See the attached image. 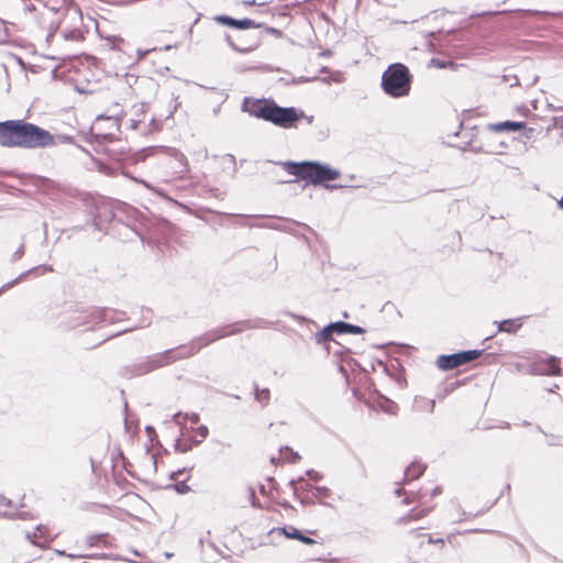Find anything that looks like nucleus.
<instances>
[{"instance_id": "f257e3e1", "label": "nucleus", "mask_w": 563, "mask_h": 563, "mask_svg": "<svg viewBox=\"0 0 563 563\" xmlns=\"http://www.w3.org/2000/svg\"><path fill=\"white\" fill-rule=\"evenodd\" d=\"M0 145L35 150L55 146L56 141L48 130L24 119H16L0 121Z\"/></svg>"}, {"instance_id": "f03ea898", "label": "nucleus", "mask_w": 563, "mask_h": 563, "mask_svg": "<svg viewBox=\"0 0 563 563\" xmlns=\"http://www.w3.org/2000/svg\"><path fill=\"white\" fill-rule=\"evenodd\" d=\"M278 165L283 169L295 176V179L280 180L279 184H291L299 180H305L307 185L321 186L328 190H336L349 187L342 184H329L330 181L336 180L341 176V172L338 168L332 167L327 163L320 161H285L278 162Z\"/></svg>"}, {"instance_id": "7ed1b4c3", "label": "nucleus", "mask_w": 563, "mask_h": 563, "mask_svg": "<svg viewBox=\"0 0 563 563\" xmlns=\"http://www.w3.org/2000/svg\"><path fill=\"white\" fill-rule=\"evenodd\" d=\"M241 111L276 126L289 129L296 126L303 111L296 107H282L273 98L244 97Z\"/></svg>"}, {"instance_id": "20e7f679", "label": "nucleus", "mask_w": 563, "mask_h": 563, "mask_svg": "<svg viewBox=\"0 0 563 563\" xmlns=\"http://www.w3.org/2000/svg\"><path fill=\"white\" fill-rule=\"evenodd\" d=\"M413 77L402 63L390 64L382 75L380 87L385 95L398 99L410 93Z\"/></svg>"}, {"instance_id": "39448f33", "label": "nucleus", "mask_w": 563, "mask_h": 563, "mask_svg": "<svg viewBox=\"0 0 563 563\" xmlns=\"http://www.w3.org/2000/svg\"><path fill=\"white\" fill-rule=\"evenodd\" d=\"M266 324H268V322L263 319H258L255 321L242 320L223 327L211 329L206 333L196 336L190 343H195V345L200 346L201 350L202 347L208 346L209 344L220 339L241 333L244 329L264 328L266 327Z\"/></svg>"}, {"instance_id": "423d86ee", "label": "nucleus", "mask_w": 563, "mask_h": 563, "mask_svg": "<svg viewBox=\"0 0 563 563\" xmlns=\"http://www.w3.org/2000/svg\"><path fill=\"white\" fill-rule=\"evenodd\" d=\"M118 314L124 316V311L110 310L108 308H98L90 307L80 311H77L73 317L70 325L76 327H86L87 330H93L96 325L101 322L108 321L110 323H114L120 320Z\"/></svg>"}, {"instance_id": "0eeeda50", "label": "nucleus", "mask_w": 563, "mask_h": 563, "mask_svg": "<svg viewBox=\"0 0 563 563\" xmlns=\"http://www.w3.org/2000/svg\"><path fill=\"white\" fill-rule=\"evenodd\" d=\"M129 207H112L102 206L97 208L93 217V225L99 231H104L107 234L110 231L117 230V227L122 222V217L125 216Z\"/></svg>"}, {"instance_id": "6e6552de", "label": "nucleus", "mask_w": 563, "mask_h": 563, "mask_svg": "<svg viewBox=\"0 0 563 563\" xmlns=\"http://www.w3.org/2000/svg\"><path fill=\"white\" fill-rule=\"evenodd\" d=\"M366 330L363 327L338 320L324 325L320 331L316 332L314 341L317 344H324L333 340V334H363Z\"/></svg>"}, {"instance_id": "1a4fd4ad", "label": "nucleus", "mask_w": 563, "mask_h": 563, "mask_svg": "<svg viewBox=\"0 0 563 563\" xmlns=\"http://www.w3.org/2000/svg\"><path fill=\"white\" fill-rule=\"evenodd\" d=\"M176 227L166 219H157L148 227L147 234L141 236V241L148 246L165 244L175 234Z\"/></svg>"}, {"instance_id": "9d476101", "label": "nucleus", "mask_w": 563, "mask_h": 563, "mask_svg": "<svg viewBox=\"0 0 563 563\" xmlns=\"http://www.w3.org/2000/svg\"><path fill=\"white\" fill-rule=\"evenodd\" d=\"M484 352L481 350H462L452 354H442L437 358V366L442 371H452L461 365L478 358Z\"/></svg>"}, {"instance_id": "9b49d317", "label": "nucleus", "mask_w": 563, "mask_h": 563, "mask_svg": "<svg viewBox=\"0 0 563 563\" xmlns=\"http://www.w3.org/2000/svg\"><path fill=\"white\" fill-rule=\"evenodd\" d=\"M213 20L223 26H228L234 30H249V29H260L264 26V23L256 22L250 18L235 19L228 14H218L213 18Z\"/></svg>"}, {"instance_id": "f8f14e48", "label": "nucleus", "mask_w": 563, "mask_h": 563, "mask_svg": "<svg viewBox=\"0 0 563 563\" xmlns=\"http://www.w3.org/2000/svg\"><path fill=\"white\" fill-rule=\"evenodd\" d=\"M19 183L25 187L34 188V191L46 192L54 187V181L47 177L35 174L18 175Z\"/></svg>"}, {"instance_id": "ddd939ff", "label": "nucleus", "mask_w": 563, "mask_h": 563, "mask_svg": "<svg viewBox=\"0 0 563 563\" xmlns=\"http://www.w3.org/2000/svg\"><path fill=\"white\" fill-rule=\"evenodd\" d=\"M532 373L536 375H563L561 360L556 356H549L545 360L537 362L532 366Z\"/></svg>"}, {"instance_id": "4468645a", "label": "nucleus", "mask_w": 563, "mask_h": 563, "mask_svg": "<svg viewBox=\"0 0 563 563\" xmlns=\"http://www.w3.org/2000/svg\"><path fill=\"white\" fill-rule=\"evenodd\" d=\"M48 272H53V267L51 265H47V264H42V265H37V266H34L27 271H24L22 272L20 275H18L14 279L3 284L1 287H0V295L9 289H11L12 287H14L15 285H18L19 283L25 280L27 277L30 276H41L45 273H48Z\"/></svg>"}, {"instance_id": "2eb2a0df", "label": "nucleus", "mask_w": 563, "mask_h": 563, "mask_svg": "<svg viewBox=\"0 0 563 563\" xmlns=\"http://www.w3.org/2000/svg\"><path fill=\"white\" fill-rule=\"evenodd\" d=\"M278 532L279 534H283L287 539L298 540L303 544L312 545L316 544L317 541L309 536H307L302 530H299L298 528L294 526H284L278 528H273L269 533Z\"/></svg>"}, {"instance_id": "dca6fc26", "label": "nucleus", "mask_w": 563, "mask_h": 563, "mask_svg": "<svg viewBox=\"0 0 563 563\" xmlns=\"http://www.w3.org/2000/svg\"><path fill=\"white\" fill-rule=\"evenodd\" d=\"M133 211L134 210L132 208H129L125 216L122 217V222L117 227V230L110 231L108 234L118 233L122 241H130L133 236H143L132 224L126 222L130 217L129 213Z\"/></svg>"}, {"instance_id": "f3484780", "label": "nucleus", "mask_w": 563, "mask_h": 563, "mask_svg": "<svg viewBox=\"0 0 563 563\" xmlns=\"http://www.w3.org/2000/svg\"><path fill=\"white\" fill-rule=\"evenodd\" d=\"M166 351L172 352L169 354L170 364H172L176 361L194 356L195 354H197L200 351V346H196L195 343H189V344H181L177 347L167 349Z\"/></svg>"}, {"instance_id": "a211bd4d", "label": "nucleus", "mask_w": 563, "mask_h": 563, "mask_svg": "<svg viewBox=\"0 0 563 563\" xmlns=\"http://www.w3.org/2000/svg\"><path fill=\"white\" fill-rule=\"evenodd\" d=\"M223 38L234 52L240 54H247L250 52H253L262 44L263 40L262 35L257 34L252 38L250 44H247L246 46H240L233 41L232 36L227 32H224Z\"/></svg>"}, {"instance_id": "6ab92c4d", "label": "nucleus", "mask_w": 563, "mask_h": 563, "mask_svg": "<svg viewBox=\"0 0 563 563\" xmlns=\"http://www.w3.org/2000/svg\"><path fill=\"white\" fill-rule=\"evenodd\" d=\"M487 128L496 133L517 132L525 128V122L506 120L497 123H489Z\"/></svg>"}, {"instance_id": "aec40b11", "label": "nucleus", "mask_w": 563, "mask_h": 563, "mask_svg": "<svg viewBox=\"0 0 563 563\" xmlns=\"http://www.w3.org/2000/svg\"><path fill=\"white\" fill-rule=\"evenodd\" d=\"M157 150H164V147H156V146H150V147H146V148H143L137 154H136V159L137 161H144L145 157H146V154L147 153H153ZM165 151L168 152V154L174 157L176 161H178L180 164H183L184 166L187 165V158L186 156L179 152L178 150L176 148H165Z\"/></svg>"}, {"instance_id": "412c9836", "label": "nucleus", "mask_w": 563, "mask_h": 563, "mask_svg": "<svg viewBox=\"0 0 563 563\" xmlns=\"http://www.w3.org/2000/svg\"><path fill=\"white\" fill-rule=\"evenodd\" d=\"M525 318L526 317H520L516 319H505L501 321H495V323L497 324L499 332L515 334L521 329Z\"/></svg>"}, {"instance_id": "4be33fe9", "label": "nucleus", "mask_w": 563, "mask_h": 563, "mask_svg": "<svg viewBox=\"0 0 563 563\" xmlns=\"http://www.w3.org/2000/svg\"><path fill=\"white\" fill-rule=\"evenodd\" d=\"M172 352L170 351H163L161 353H155V354H152L150 356H147V363L151 367V371H155V369H158L161 367H164V366H167L170 364V357H169V354Z\"/></svg>"}, {"instance_id": "5701e85b", "label": "nucleus", "mask_w": 563, "mask_h": 563, "mask_svg": "<svg viewBox=\"0 0 563 563\" xmlns=\"http://www.w3.org/2000/svg\"><path fill=\"white\" fill-rule=\"evenodd\" d=\"M26 539L37 545H42V543H48L52 540V538L48 536L47 528L43 525H38L33 533L27 532Z\"/></svg>"}, {"instance_id": "b1692460", "label": "nucleus", "mask_w": 563, "mask_h": 563, "mask_svg": "<svg viewBox=\"0 0 563 563\" xmlns=\"http://www.w3.org/2000/svg\"><path fill=\"white\" fill-rule=\"evenodd\" d=\"M141 312H142V318H141V320H140V323L136 325V328H146V327H148V325L151 324V322H152V314H153V311H152V309H150V308H144V307H143V308L141 309ZM134 329H135V327H134ZM132 330H133V328L122 330V331H120V332H118V333H115V334H113V335H110V336H108V338L103 339L99 344H101L102 342H104V341L109 340L110 338H113V336H117V335H120V334H123V333L130 332V331H132Z\"/></svg>"}, {"instance_id": "393cba45", "label": "nucleus", "mask_w": 563, "mask_h": 563, "mask_svg": "<svg viewBox=\"0 0 563 563\" xmlns=\"http://www.w3.org/2000/svg\"><path fill=\"white\" fill-rule=\"evenodd\" d=\"M508 10L500 11V13H508ZM511 12L520 14V15H536L540 18H549V16H563V11L551 12V11H541L533 9H517Z\"/></svg>"}, {"instance_id": "a878e982", "label": "nucleus", "mask_w": 563, "mask_h": 563, "mask_svg": "<svg viewBox=\"0 0 563 563\" xmlns=\"http://www.w3.org/2000/svg\"><path fill=\"white\" fill-rule=\"evenodd\" d=\"M109 111H111V114H109V115H107V114H99V115H97L96 120L97 121L112 120L113 124L119 130V128L121 125V121H122V119L124 117L123 110L119 109V104L115 103L111 109H109Z\"/></svg>"}, {"instance_id": "bb28decb", "label": "nucleus", "mask_w": 563, "mask_h": 563, "mask_svg": "<svg viewBox=\"0 0 563 563\" xmlns=\"http://www.w3.org/2000/svg\"><path fill=\"white\" fill-rule=\"evenodd\" d=\"M377 407L389 415H396L398 410V405L380 393H377Z\"/></svg>"}, {"instance_id": "cd10ccee", "label": "nucleus", "mask_w": 563, "mask_h": 563, "mask_svg": "<svg viewBox=\"0 0 563 563\" xmlns=\"http://www.w3.org/2000/svg\"><path fill=\"white\" fill-rule=\"evenodd\" d=\"M430 511H431V508H423L420 510L412 508L407 515L400 517L397 520V523L398 525H407L412 520H418V519L426 517Z\"/></svg>"}, {"instance_id": "c85d7f7f", "label": "nucleus", "mask_w": 563, "mask_h": 563, "mask_svg": "<svg viewBox=\"0 0 563 563\" xmlns=\"http://www.w3.org/2000/svg\"><path fill=\"white\" fill-rule=\"evenodd\" d=\"M426 471V465H422L417 462H412L408 465L404 472L405 481H413L419 478Z\"/></svg>"}, {"instance_id": "c756f323", "label": "nucleus", "mask_w": 563, "mask_h": 563, "mask_svg": "<svg viewBox=\"0 0 563 563\" xmlns=\"http://www.w3.org/2000/svg\"><path fill=\"white\" fill-rule=\"evenodd\" d=\"M125 371L129 372L131 376H142L152 372L146 357L126 367Z\"/></svg>"}, {"instance_id": "7c9ffc66", "label": "nucleus", "mask_w": 563, "mask_h": 563, "mask_svg": "<svg viewBox=\"0 0 563 563\" xmlns=\"http://www.w3.org/2000/svg\"><path fill=\"white\" fill-rule=\"evenodd\" d=\"M254 387V398L257 402L261 404L263 408L267 407L271 400V390L269 388H260L256 383L253 384Z\"/></svg>"}, {"instance_id": "2f4dec72", "label": "nucleus", "mask_w": 563, "mask_h": 563, "mask_svg": "<svg viewBox=\"0 0 563 563\" xmlns=\"http://www.w3.org/2000/svg\"><path fill=\"white\" fill-rule=\"evenodd\" d=\"M202 442V440H195V439H186L181 441L180 439H177L174 444V450L178 453H186L190 451L194 446L199 445Z\"/></svg>"}, {"instance_id": "473e14b6", "label": "nucleus", "mask_w": 563, "mask_h": 563, "mask_svg": "<svg viewBox=\"0 0 563 563\" xmlns=\"http://www.w3.org/2000/svg\"><path fill=\"white\" fill-rule=\"evenodd\" d=\"M108 539L109 533H99V534H91L86 538V544L88 547H98L102 544L103 547H108Z\"/></svg>"}, {"instance_id": "72a5a7b5", "label": "nucleus", "mask_w": 563, "mask_h": 563, "mask_svg": "<svg viewBox=\"0 0 563 563\" xmlns=\"http://www.w3.org/2000/svg\"><path fill=\"white\" fill-rule=\"evenodd\" d=\"M297 483H302V489L305 490H310V489H313L314 486H312L309 482H307L303 476H299L297 479L292 478L289 481L288 485L292 488V494L295 497L298 496V487H297Z\"/></svg>"}, {"instance_id": "f704fd0d", "label": "nucleus", "mask_w": 563, "mask_h": 563, "mask_svg": "<svg viewBox=\"0 0 563 563\" xmlns=\"http://www.w3.org/2000/svg\"><path fill=\"white\" fill-rule=\"evenodd\" d=\"M410 534H412V536H415L417 538L428 537L427 542L429 544L440 545L441 548L444 547V539H442V538H433L431 534L418 533L417 529H412L410 531Z\"/></svg>"}, {"instance_id": "c9c22d12", "label": "nucleus", "mask_w": 563, "mask_h": 563, "mask_svg": "<svg viewBox=\"0 0 563 563\" xmlns=\"http://www.w3.org/2000/svg\"><path fill=\"white\" fill-rule=\"evenodd\" d=\"M89 135H90V139L88 140L89 142H99L100 140H104V141H112L113 140V135L111 133H95L93 132V126H91L88 131Z\"/></svg>"}, {"instance_id": "e433bc0d", "label": "nucleus", "mask_w": 563, "mask_h": 563, "mask_svg": "<svg viewBox=\"0 0 563 563\" xmlns=\"http://www.w3.org/2000/svg\"><path fill=\"white\" fill-rule=\"evenodd\" d=\"M167 488H173L179 495H185L190 492V487L187 485V479L168 485Z\"/></svg>"}, {"instance_id": "4c0bfd02", "label": "nucleus", "mask_w": 563, "mask_h": 563, "mask_svg": "<svg viewBox=\"0 0 563 563\" xmlns=\"http://www.w3.org/2000/svg\"><path fill=\"white\" fill-rule=\"evenodd\" d=\"M405 495L406 497L402 499V504L410 505L413 500L424 497L427 493L420 489L417 493L409 492L406 493Z\"/></svg>"}, {"instance_id": "58836bf2", "label": "nucleus", "mask_w": 563, "mask_h": 563, "mask_svg": "<svg viewBox=\"0 0 563 563\" xmlns=\"http://www.w3.org/2000/svg\"><path fill=\"white\" fill-rule=\"evenodd\" d=\"M280 451H285L286 452V455H285V460H287L289 463H296L298 462L301 456L299 455L298 452L294 451L289 446H285L284 449H280Z\"/></svg>"}, {"instance_id": "ea45409f", "label": "nucleus", "mask_w": 563, "mask_h": 563, "mask_svg": "<svg viewBox=\"0 0 563 563\" xmlns=\"http://www.w3.org/2000/svg\"><path fill=\"white\" fill-rule=\"evenodd\" d=\"M551 122L552 123L547 128V132H550L552 129H562L563 130V114L552 117Z\"/></svg>"}, {"instance_id": "a19ab883", "label": "nucleus", "mask_w": 563, "mask_h": 563, "mask_svg": "<svg viewBox=\"0 0 563 563\" xmlns=\"http://www.w3.org/2000/svg\"><path fill=\"white\" fill-rule=\"evenodd\" d=\"M314 495L320 498H328L331 495L330 488L325 486H314Z\"/></svg>"}, {"instance_id": "79ce46f5", "label": "nucleus", "mask_w": 563, "mask_h": 563, "mask_svg": "<svg viewBox=\"0 0 563 563\" xmlns=\"http://www.w3.org/2000/svg\"><path fill=\"white\" fill-rule=\"evenodd\" d=\"M55 141H56V145L58 143L75 144V137L73 135H68V134H57L55 136Z\"/></svg>"}, {"instance_id": "37998d69", "label": "nucleus", "mask_w": 563, "mask_h": 563, "mask_svg": "<svg viewBox=\"0 0 563 563\" xmlns=\"http://www.w3.org/2000/svg\"><path fill=\"white\" fill-rule=\"evenodd\" d=\"M24 253H25V246H24V243L22 242L19 245V247L15 250V252L12 254L10 262H12V263L16 262L24 255Z\"/></svg>"}, {"instance_id": "c03bdc74", "label": "nucleus", "mask_w": 563, "mask_h": 563, "mask_svg": "<svg viewBox=\"0 0 563 563\" xmlns=\"http://www.w3.org/2000/svg\"><path fill=\"white\" fill-rule=\"evenodd\" d=\"M262 29H264V31H265L266 33H268V34H271V35H273V36H275L276 38H282V37H283V35H284V33H283V31H282V30L276 29V27H274V26H268V25H265V24H264V26H263Z\"/></svg>"}, {"instance_id": "a18cd8bd", "label": "nucleus", "mask_w": 563, "mask_h": 563, "mask_svg": "<svg viewBox=\"0 0 563 563\" xmlns=\"http://www.w3.org/2000/svg\"><path fill=\"white\" fill-rule=\"evenodd\" d=\"M145 432L150 439V441L152 442V444L154 445V441H156L157 443H159L158 441V438H157V434H156V430L153 426H146L145 427Z\"/></svg>"}, {"instance_id": "49530a36", "label": "nucleus", "mask_w": 563, "mask_h": 563, "mask_svg": "<svg viewBox=\"0 0 563 563\" xmlns=\"http://www.w3.org/2000/svg\"><path fill=\"white\" fill-rule=\"evenodd\" d=\"M288 316H289L292 320L297 321L298 323H301V324H302V323H306V322H311V323H313V324H314V321H313V320H310V319H308V318H307V317H305V316H300V314H297V313H294V312H288Z\"/></svg>"}, {"instance_id": "de8ad7c7", "label": "nucleus", "mask_w": 563, "mask_h": 563, "mask_svg": "<svg viewBox=\"0 0 563 563\" xmlns=\"http://www.w3.org/2000/svg\"><path fill=\"white\" fill-rule=\"evenodd\" d=\"M64 36L66 40L71 41H78L81 37L80 32L77 29L68 31L67 33L64 34Z\"/></svg>"}, {"instance_id": "09e8293b", "label": "nucleus", "mask_w": 563, "mask_h": 563, "mask_svg": "<svg viewBox=\"0 0 563 563\" xmlns=\"http://www.w3.org/2000/svg\"><path fill=\"white\" fill-rule=\"evenodd\" d=\"M8 188V192L11 194V195H16V196H27L29 195V191L27 190H23V189H18L15 188L14 186L12 185H8L7 186Z\"/></svg>"}, {"instance_id": "8fccbe9b", "label": "nucleus", "mask_w": 563, "mask_h": 563, "mask_svg": "<svg viewBox=\"0 0 563 563\" xmlns=\"http://www.w3.org/2000/svg\"><path fill=\"white\" fill-rule=\"evenodd\" d=\"M197 434L200 437L199 440H205L209 434V429L207 426L201 424L196 429Z\"/></svg>"}, {"instance_id": "3c124183", "label": "nucleus", "mask_w": 563, "mask_h": 563, "mask_svg": "<svg viewBox=\"0 0 563 563\" xmlns=\"http://www.w3.org/2000/svg\"><path fill=\"white\" fill-rule=\"evenodd\" d=\"M306 475L309 476V478L314 481V482H319V481L322 479V475L319 472L314 471V470H308L306 472Z\"/></svg>"}, {"instance_id": "603ef678", "label": "nucleus", "mask_w": 563, "mask_h": 563, "mask_svg": "<svg viewBox=\"0 0 563 563\" xmlns=\"http://www.w3.org/2000/svg\"><path fill=\"white\" fill-rule=\"evenodd\" d=\"M296 498H298V500L300 501V504L302 506H311V505H314V500L312 499V497L310 496H297Z\"/></svg>"}, {"instance_id": "864d4df0", "label": "nucleus", "mask_w": 563, "mask_h": 563, "mask_svg": "<svg viewBox=\"0 0 563 563\" xmlns=\"http://www.w3.org/2000/svg\"><path fill=\"white\" fill-rule=\"evenodd\" d=\"M192 468H194V466H191L190 468H187V467L178 468L170 473L169 478L176 479L178 476L183 475L185 472L191 471Z\"/></svg>"}, {"instance_id": "5fc2aeb1", "label": "nucleus", "mask_w": 563, "mask_h": 563, "mask_svg": "<svg viewBox=\"0 0 563 563\" xmlns=\"http://www.w3.org/2000/svg\"><path fill=\"white\" fill-rule=\"evenodd\" d=\"M250 498H251V505L252 507L254 508H260V501L258 499L256 498L255 496V490L254 488L250 487Z\"/></svg>"}, {"instance_id": "6e6d98bb", "label": "nucleus", "mask_w": 563, "mask_h": 563, "mask_svg": "<svg viewBox=\"0 0 563 563\" xmlns=\"http://www.w3.org/2000/svg\"><path fill=\"white\" fill-rule=\"evenodd\" d=\"M522 131V135L526 137V139H531L533 137L534 135V132H536V129L534 128H528L526 124H525V128L521 129Z\"/></svg>"}, {"instance_id": "4d7b16f0", "label": "nucleus", "mask_w": 563, "mask_h": 563, "mask_svg": "<svg viewBox=\"0 0 563 563\" xmlns=\"http://www.w3.org/2000/svg\"><path fill=\"white\" fill-rule=\"evenodd\" d=\"M150 126H151V131H158L162 128V121L156 120L155 118H152L151 122H150Z\"/></svg>"}, {"instance_id": "13d9d810", "label": "nucleus", "mask_w": 563, "mask_h": 563, "mask_svg": "<svg viewBox=\"0 0 563 563\" xmlns=\"http://www.w3.org/2000/svg\"><path fill=\"white\" fill-rule=\"evenodd\" d=\"M186 417L190 420L192 424H198V422L200 421V416L199 413L196 412H192L190 415L187 413Z\"/></svg>"}, {"instance_id": "bf43d9fd", "label": "nucleus", "mask_w": 563, "mask_h": 563, "mask_svg": "<svg viewBox=\"0 0 563 563\" xmlns=\"http://www.w3.org/2000/svg\"><path fill=\"white\" fill-rule=\"evenodd\" d=\"M256 34L254 35H244V36H241L240 38V42H241V45L240 46H246L247 44L251 43L252 38L255 36Z\"/></svg>"}, {"instance_id": "052dcab7", "label": "nucleus", "mask_w": 563, "mask_h": 563, "mask_svg": "<svg viewBox=\"0 0 563 563\" xmlns=\"http://www.w3.org/2000/svg\"><path fill=\"white\" fill-rule=\"evenodd\" d=\"M431 63H432L433 65H435V66H437L438 68H440V69L445 68V67H446V65H448V63H446V62H444V60H440V59H438V58H432V59H431Z\"/></svg>"}, {"instance_id": "680f3d73", "label": "nucleus", "mask_w": 563, "mask_h": 563, "mask_svg": "<svg viewBox=\"0 0 563 563\" xmlns=\"http://www.w3.org/2000/svg\"><path fill=\"white\" fill-rule=\"evenodd\" d=\"M207 544L209 548H211L212 550H214L218 554H220L222 558H228L227 555L222 554V552L219 550V548L217 547V544L211 541V540H208L207 541Z\"/></svg>"}, {"instance_id": "e2e57ef3", "label": "nucleus", "mask_w": 563, "mask_h": 563, "mask_svg": "<svg viewBox=\"0 0 563 563\" xmlns=\"http://www.w3.org/2000/svg\"><path fill=\"white\" fill-rule=\"evenodd\" d=\"M13 517L22 519V520H26V519L30 518V512H27V511H19Z\"/></svg>"}, {"instance_id": "0e129e2a", "label": "nucleus", "mask_w": 563, "mask_h": 563, "mask_svg": "<svg viewBox=\"0 0 563 563\" xmlns=\"http://www.w3.org/2000/svg\"><path fill=\"white\" fill-rule=\"evenodd\" d=\"M12 500L5 498L4 496L0 495V506L3 505L5 507H12Z\"/></svg>"}, {"instance_id": "69168bd1", "label": "nucleus", "mask_w": 563, "mask_h": 563, "mask_svg": "<svg viewBox=\"0 0 563 563\" xmlns=\"http://www.w3.org/2000/svg\"><path fill=\"white\" fill-rule=\"evenodd\" d=\"M547 107H548V109H550L552 111H561V110H563V104L562 106H554V104L548 102Z\"/></svg>"}, {"instance_id": "338daca9", "label": "nucleus", "mask_w": 563, "mask_h": 563, "mask_svg": "<svg viewBox=\"0 0 563 563\" xmlns=\"http://www.w3.org/2000/svg\"><path fill=\"white\" fill-rule=\"evenodd\" d=\"M141 121H142L141 119H137V120H136V119H132V120L130 121V128H131V129H133V130L137 129V125H139V123H140Z\"/></svg>"}, {"instance_id": "774afa93", "label": "nucleus", "mask_w": 563, "mask_h": 563, "mask_svg": "<svg viewBox=\"0 0 563 563\" xmlns=\"http://www.w3.org/2000/svg\"><path fill=\"white\" fill-rule=\"evenodd\" d=\"M279 505L284 508V509H291L292 506L290 505V503L288 500H283L279 503Z\"/></svg>"}]
</instances>
